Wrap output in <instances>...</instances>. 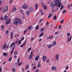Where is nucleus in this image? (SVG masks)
<instances>
[{"mask_svg":"<svg viewBox=\"0 0 72 72\" xmlns=\"http://www.w3.org/2000/svg\"><path fill=\"white\" fill-rule=\"evenodd\" d=\"M15 21L13 22V24L14 25H18V21Z\"/></svg>","mask_w":72,"mask_h":72,"instance_id":"obj_6","label":"nucleus"},{"mask_svg":"<svg viewBox=\"0 0 72 72\" xmlns=\"http://www.w3.org/2000/svg\"><path fill=\"white\" fill-rule=\"evenodd\" d=\"M66 35H67L68 36H70V33H68Z\"/></svg>","mask_w":72,"mask_h":72,"instance_id":"obj_41","label":"nucleus"},{"mask_svg":"<svg viewBox=\"0 0 72 72\" xmlns=\"http://www.w3.org/2000/svg\"><path fill=\"white\" fill-rule=\"evenodd\" d=\"M68 9H70V4H69L68 6Z\"/></svg>","mask_w":72,"mask_h":72,"instance_id":"obj_43","label":"nucleus"},{"mask_svg":"<svg viewBox=\"0 0 72 72\" xmlns=\"http://www.w3.org/2000/svg\"><path fill=\"white\" fill-rule=\"evenodd\" d=\"M12 2H13V0H10V3L12 4Z\"/></svg>","mask_w":72,"mask_h":72,"instance_id":"obj_45","label":"nucleus"},{"mask_svg":"<svg viewBox=\"0 0 72 72\" xmlns=\"http://www.w3.org/2000/svg\"><path fill=\"white\" fill-rule=\"evenodd\" d=\"M12 45H13V46H14V45H15V42L13 43L12 42Z\"/></svg>","mask_w":72,"mask_h":72,"instance_id":"obj_56","label":"nucleus"},{"mask_svg":"<svg viewBox=\"0 0 72 72\" xmlns=\"http://www.w3.org/2000/svg\"><path fill=\"white\" fill-rule=\"evenodd\" d=\"M1 20H2V21H3V20H4V19H3V17L2 16L1 17Z\"/></svg>","mask_w":72,"mask_h":72,"instance_id":"obj_50","label":"nucleus"},{"mask_svg":"<svg viewBox=\"0 0 72 72\" xmlns=\"http://www.w3.org/2000/svg\"><path fill=\"white\" fill-rule=\"evenodd\" d=\"M63 22H64V20H62V21H60L61 23H63Z\"/></svg>","mask_w":72,"mask_h":72,"instance_id":"obj_55","label":"nucleus"},{"mask_svg":"<svg viewBox=\"0 0 72 72\" xmlns=\"http://www.w3.org/2000/svg\"><path fill=\"white\" fill-rule=\"evenodd\" d=\"M59 55H56L55 56V59L57 60H58V59H59Z\"/></svg>","mask_w":72,"mask_h":72,"instance_id":"obj_9","label":"nucleus"},{"mask_svg":"<svg viewBox=\"0 0 72 72\" xmlns=\"http://www.w3.org/2000/svg\"><path fill=\"white\" fill-rule=\"evenodd\" d=\"M62 12L64 14V13H66V10H64L62 11Z\"/></svg>","mask_w":72,"mask_h":72,"instance_id":"obj_32","label":"nucleus"},{"mask_svg":"<svg viewBox=\"0 0 72 72\" xmlns=\"http://www.w3.org/2000/svg\"><path fill=\"white\" fill-rule=\"evenodd\" d=\"M2 68H0V72H1V71H2Z\"/></svg>","mask_w":72,"mask_h":72,"instance_id":"obj_49","label":"nucleus"},{"mask_svg":"<svg viewBox=\"0 0 72 72\" xmlns=\"http://www.w3.org/2000/svg\"><path fill=\"white\" fill-rule=\"evenodd\" d=\"M21 43H22V42L21 41V40H19V41L18 44H21Z\"/></svg>","mask_w":72,"mask_h":72,"instance_id":"obj_38","label":"nucleus"},{"mask_svg":"<svg viewBox=\"0 0 72 72\" xmlns=\"http://www.w3.org/2000/svg\"><path fill=\"white\" fill-rule=\"evenodd\" d=\"M46 62L47 63H49V59H48L47 60Z\"/></svg>","mask_w":72,"mask_h":72,"instance_id":"obj_54","label":"nucleus"},{"mask_svg":"<svg viewBox=\"0 0 72 72\" xmlns=\"http://www.w3.org/2000/svg\"><path fill=\"white\" fill-rule=\"evenodd\" d=\"M41 3L42 5V7L44 8V10H46V9H47V6H45L44 4L42 3V1H41Z\"/></svg>","mask_w":72,"mask_h":72,"instance_id":"obj_2","label":"nucleus"},{"mask_svg":"<svg viewBox=\"0 0 72 72\" xmlns=\"http://www.w3.org/2000/svg\"><path fill=\"white\" fill-rule=\"evenodd\" d=\"M38 6H39V5L38 4H35V7H36V10L37 9V8H38Z\"/></svg>","mask_w":72,"mask_h":72,"instance_id":"obj_29","label":"nucleus"},{"mask_svg":"<svg viewBox=\"0 0 72 72\" xmlns=\"http://www.w3.org/2000/svg\"><path fill=\"white\" fill-rule=\"evenodd\" d=\"M12 44H11L10 46V48H11L12 47V46H13Z\"/></svg>","mask_w":72,"mask_h":72,"instance_id":"obj_52","label":"nucleus"},{"mask_svg":"<svg viewBox=\"0 0 72 72\" xmlns=\"http://www.w3.org/2000/svg\"><path fill=\"white\" fill-rule=\"evenodd\" d=\"M28 68V66H26V68L25 69H27Z\"/></svg>","mask_w":72,"mask_h":72,"instance_id":"obj_60","label":"nucleus"},{"mask_svg":"<svg viewBox=\"0 0 72 72\" xmlns=\"http://www.w3.org/2000/svg\"><path fill=\"white\" fill-rule=\"evenodd\" d=\"M10 39H11L13 38V32H10Z\"/></svg>","mask_w":72,"mask_h":72,"instance_id":"obj_13","label":"nucleus"},{"mask_svg":"<svg viewBox=\"0 0 72 72\" xmlns=\"http://www.w3.org/2000/svg\"><path fill=\"white\" fill-rule=\"evenodd\" d=\"M32 28V26H29V27L28 28V30H30V29H31Z\"/></svg>","mask_w":72,"mask_h":72,"instance_id":"obj_39","label":"nucleus"},{"mask_svg":"<svg viewBox=\"0 0 72 72\" xmlns=\"http://www.w3.org/2000/svg\"><path fill=\"white\" fill-rule=\"evenodd\" d=\"M14 55H17L18 54V53L17 51H16L14 52Z\"/></svg>","mask_w":72,"mask_h":72,"instance_id":"obj_26","label":"nucleus"},{"mask_svg":"<svg viewBox=\"0 0 72 72\" xmlns=\"http://www.w3.org/2000/svg\"><path fill=\"white\" fill-rule=\"evenodd\" d=\"M39 26H38V25H37L36 26L35 29L36 30H38V29H39Z\"/></svg>","mask_w":72,"mask_h":72,"instance_id":"obj_34","label":"nucleus"},{"mask_svg":"<svg viewBox=\"0 0 72 72\" xmlns=\"http://www.w3.org/2000/svg\"><path fill=\"white\" fill-rule=\"evenodd\" d=\"M3 56L5 57V56H6V55H8V53L4 52L3 53Z\"/></svg>","mask_w":72,"mask_h":72,"instance_id":"obj_18","label":"nucleus"},{"mask_svg":"<svg viewBox=\"0 0 72 72\" xmlns=\"http://www.w3.org/2000/svg\"><path fill=\"white\" fill-rule=\"evenodd\" d=\"M63 5H62L61 6L60 8V10H62V9H63Z\"/></svg>","mask_w":72,"mask_h":72,"instance_id":"obj_33","label":"nucleus"},{"mask_svg":"<svg viewBox=\"0 0 72 72\" xmlns=\"http://www.w3.org/2000/svg\"><path fill=\"white\" fill-rule=\"evenodd\" d=\"M6 47V45L5 44L3 46L2 48L3 49H5Z\"/></svg>","mask_w":72,"mask_h":72,"instance_id":"obj_16","label":"nucleus"},{"mask_svg":"<svg viewBox=\"0 0 72 72\" xmlns=\"http://www.w3.org/2000/svg\"><path fill=\"white\" fill-rule=\"evenodd\" d=\"M17 10V9H16V8H15V7H14V8L13 10H12V12H14L15 11Z\"/></svg>","mask_w":72,"mask_h":72,"instance_id":"obj_22","label":"nucleus"},{"mask_svg":"<svg viewBox=\"0 0 72 72\" xmlns=\"http://www.w3.org/2000/svg\"><path fill=\"white\" fill-rule=\"evenodd\" d=\"M46 40H48V39H50L49 37V36L47 37H46Z\"/></svg>","mask_w":72,"mask_h":72,"instance_id":"obj_44","label":"nucleus"},{"mask_svg":"<svg viewBox=\"0 0 72 72\" xmlns=\"http://www.w3.org/2000/svg\"><path fill=\"white\" fill-rule=\"evenodd\" d=\"M12 58L10 57L9 58L8 60L9 61H11L12 60Z\"/></svg>","mask_w":72,"mask_h":72,"instance_id":"obj_36","label":"nucleus"},{"mask_svg":"<svg viewBox=\"0 0 72 72\" xmlns=\"http://www.w3.org/2000/svg\"><path fill=\"white\" fill-rule=\"evenodd\" d=\"M37 67H38V68H40V67H41V64H39L37 65Z\"/></svg>","mask_w":72,"mask_h":72,"instance_id":"obj_31","label":"nucleus"},{"mask_svg":"<svg viewBox=\"0 0 72 72\" xmlns=\"http://www.w3.org/2000/svg\"><path fill=\"white\" fill-rule=\"evenodd\" d=\"M30 11H29L27 12L26 13V15H30Z\"/></svg>","mask_w":72,"mask_h":72,"instance_id":"obj_24","label":"nucleus"},{"mask_svg":"<svg viewBox=\"0 0 72 72\" xmlns=\"http://www.w3.org/2000/svg\"><path fill=\"white\" fill-rule=\"evenodd\" d=\"M27 30H25L24 32V34H25V33H26V32H27Z\"/></svg>","mask_w":72,"mask_h":72,"instance_id":"obj_46","label":"nucleus"},{"mask_svg":"<svg viewBox=\"0 0 72 72\" xmlns=\"http://www.w3.org/2000/svg\"><path fill=\"white\" fill-rule=\"evenodd\" d=\"M59 33V32H57L55 33V35H57V34H58Z\"/></svg>","mask_w":72,"mask_h":72,"instance_id":"obj_42","label":"nucleus"},{"mask_svg":"<svg viewBox=\"0 0 72 72\" xmlns=\"http://www.w3.org/2000/svg\"><path fill=\"white\" fill-rule=\"evenodd\" d=\"M44 28H42L40 30V31H41V32H42V31H44Z\"/></svg>","mask_w":72,"mask_h":72,"instance_id":"obj_35","label":"nucleus"},{"mask_svg":"<svg viewBox=\"0 0 72 72\" xmlns=\"http://www.w3.org/2000/svg\"><path fill=\"white\" fill-rule=\"evenodd\" d=\"M47 59V57L46 56H44L42 57L43 62H45Z\"/></svg>","mask_w":72,"mask_h":72,"instance_id":"obj_4","label":"nucleus"},{"mask_svg":"<svg viewBox=\"0 0 72 72\" xmlns=\"http://www.w3.org/2000/svg\"><path fill=\"white\" fill-rule=\"evenodd\" d=\"M44 33H42L40 34L39 37H41L42 36H44Z\"/></svg>","mask_w":72,"mask_h":72,"instance_id":"obj_14","label":"nucleus"},{"mask_svg":"<svg viewBox=\"0 0 72 72\" xmlns=\"http://www.w3.org/2000/svg\"><path fill=\"white\" fill-rule=\"evenodd\" d=\"M6 33L7 34H8V33H9V31H6Z\"/></svg>","mask_w":72,"mask_h":72,"instance_id":"obj_58","label":"nucleus"},{"mask_svg":"<svg viewBox=\"0 0 72 72\" xmlns=\"http://www.w3.org/2000/svg\"><path fill=\"white\" fill-rule=\"evenodd\" d=\"M22 64H23V63L18 62V64L19 66H21Z\"/></svg>","mask_w":72,"mask_h":72,"instance_id":"obj_25","label":"nucleus"},{"mask_svg":"<svg viewBox=\"0 0 72 72\" xmlns=\"http://www.w3.org/2000/svg\"><path fill=\"white\" fill-rule=\"evenodd\" d=\"M50 39H52L53 38V35H50L49 37Z\"/></svg>","mask_w":72,"mask_h":72,"instance_id":"obj_23","label":"nucleus"},{"mask_svg":"<svg viewBox=\"0 0 72 72\" xmlns=\"http://www.w3.org/2000/svg\"><path fill=\"white\" fill-rule=\"evenodd\" d=\"M36 68V66H34L33 68V69H35Z\"/></svg>","mask_w":72,"mask_h":72,"instance_id":"obj_63","label":"nucleus"},{"mask_svg":"<svg viewBox=\"0 0 72 72\" xmlns=\"http://www.w3.org/2000/svg\"><path fill=\"white\" fill-rule=\"evenodd\" d=\"M8 6H6V7H4V8L3 9V13H5L8 10Z\"/></svg>","mask_w":72,"mask_h":72,"instance_id":"obj_3","label":"nucleus"},{"mask_svg":"<svg viewBox=\"0 0 72 72\" xmlns=\"http://www.w3.org/2000/svg\"><path fill=\"white\" fill-rule=\"evenodd\" d=\"M13 21H19V18H16L12 20Z\"/></svg>","mask_w":72,"mask_h":72,"instance_id":"obj_15","label":"nucleus"},{"mask_svg":"<svg viewBox=\"0 0 72 72\" xmlns=\"http://www.w3.org/2000/svg\"><path fill=\"white\" fill-rule=\"evenodd\" d=\"M29 9L30 12H32L33 10V8L31 7H29Z\"/></svg>","mask_w":72,"mask_h":72,"instance_id":"obj_17","label":"nucleus"},{"mask_svg":"<svg viewBox=\"0 0 72 72\" xmlns=\"http://www.w3.org/2000/svg\"><path fill=\"white\" fill-rule=\"evenodd\" d=\"M72 39V36H71L70 38H69V37H68L67 38V41H68V43L69 42L71 41V39Z\"/></svg>","mask_w":72,"mask_h":72,"instance_id":"obj_8","label":"nucleus"},{"mask_svg":"<svg viewBox=\"0 0 72 72\" xmlns=\"http://www.w3.org/2000/svg\"><path fill=\"white\" fill-rule=\"evenodd\" d=\"M4 19L5 21H7L8 19V17L5 15L4 16Z\"/></svg>","mask_w":72,"mask_h":72,"instance_id":"obj_12","label":"nucleus"},{"mask_svg":"<svg viewBox=\"0 0 72 72\" xmlns=\"http://www.w3.org/2000/svg\"><path fill=\"white\" fill-rule=\"evenodd\" d=\"M31 55H32V54H33V52L32 51L31 52Z\"/></svg>","mask_w":72,"mask_h":72,"instance_id":"obj_59","label":"nucleus"},{"mask_svg":"<svg viewBox=\"0 0 72 72\" xmlns=\"http://www.w3.org/2000/svg\"><path fill=\"white\" fill-rule=\"evenodd\" d=\"M61 28V25H60L58 27V29H60Z\"/></svg>","mask_w":72,"mask_h":72,"instance_id":"obj_51","label":"nucleus"},{"mask_svg":"<svg viewBox=\"0 0 72 72\" xmlns=\"http://www.w3.org/2000/svg\"><path fill=\"white\" fill-rule=\"evenodd\" d=\"M51 14L50 13L48 17V18H50V17H51Z\"/></svg>","mask_w":72,"mask_h":72,"instance_id":"obj_30","label":"nucleus"},{"mask_svg":"<svg viewBox=\"0 0 72 72\" xmlns=\"http://www.w3.org/2000/svg\"><path fill=\"white\" fill-rule=\"evenodd\" d=\"M31 48L30 47L28 50V51L29 52L31 50Z\"/></svg>","mask_w":72,"mask_h":72,"instance_id":"obj_53","label":"nucleus"},{"mask_svg":"<svg viewBox=\"0 0 72 72\" xmlns=\"http://www.w3.org/2000/svg\"><path fill=\"white\" fill-rule=\"evenodd\" d=\"M13 53V51H11V52H10V53L11 54H12V53Z\"/></svg>","mask_w":72,"mask_h":72,"instance_id":"obj_64","label":"nucleus"},{"mask_svg":"<svg viewBox=\"0 0 72 72\" xmlns=\"http://www.w3.org/2000/svg\"><path fill=\"white\" fill-rule=\"evenodd\" d=\"M53 47V46L52 45V44L51 45H49L47 46V47H48V48H51V47Z\"/></svg>","mask_w":72,"mask_h":72,"instance_id":"obj_19","label":"nucleus"},{"mask_svg":"<svg viewBox=\"0 0 72 72\" xmlns=\"http://www.w3.org/2000/svg\"><path fill=\"white\" fill-rule=\"evenodd\" d=\"M41 40H42V39L41 38L39 40V42H40L41 41Z\"/></svg>","mask_w":72,"mask_h":72,"instance_id":"obj_48","label":"nucleus"},{"mask_svg":"<svg viewBox=\"0 0 72 72\" xmlns=\"http://www.w3.org/2000/svg\"><path fill=\"white\" fill-rule=\"evenodd\" d=\"M57 16H56V15H55V16H54V17H53V19H54V20H56V19H57Z\"/></svg>","mask_w":72,"mask_h":72,"instance_id":"obj_28","label":"nucleus"},{"mask_svg":"<svg viewBox=\"0 0 72 72\" xmlns=\"http://www.w3.org/2000/svg\"><path fill=\"white\" fill-rule=\"evenodd\" d=\"M62 5V3L61 1L59 2V0H55L53 1L51 3V6H53L52 9L53 11L52 12L53 13H54V12H55L58 10V8H57V9H56L55 10H54V7L55 6H58L59 8H60Z\"/></svg>","mask_w":72,"mask_h":72,"instance_id":"obj_1","label":"nucleus"},{"mask_svg":"<svg viewBox=\"0 0 72 72\" xmlns=\"http://www.w3.org/2000/svg\"><path fill=\"white\" fill-rule=\"evenodd\" d=\"M39 57H40V56H37L35 57V60L36 61H38V60L39 59Z\"/></svg>","mask_w":72,"mask_h":72,"instance_id":"obj_10","label":"nucleus"},{"mask_svg":"<svg viewBox=\"0 0 72 72\" xmlns=\"http://www.w3.org/2000/svg\"><path fill=\"white\" fill-rule=\"evenodd\" d=\"M51 69L53 71H56L57 70V68L55 67V66H52L51 68Z\"/></svg>","mask_w":72,"mask_h":72,"instance_id":"obj_11","label":"nucleus"},{"mask_svg":"<svg viewBox=\"0 0 72 72\" xmlns=\"http://www.w3.org/2000/svg\"><path fill=\"white\" fill-rule=\"evenodd\" d=\"M23 46V45L22 44V45H20V47H21V48H22Z\"/></svg>","mask_w":72,"mask_h":72,"instance_id":"obj_61","label":"nucleus"},{"mask_svg":"<svg viewBox=\"0 0 72 72\" xmlns=\"http://www.w3.org/2000/svg\"><path fill=\"white\" fill-rule=\"evenodd\" d=\"M31 58H32V55H30L29 56V59H31Z\"/></svg>","mask_w":72,"mask_h":72,"instance_id":"obj_40","label":"nucleus"},{"mask_svg":"<svg viewBox=\"0 0 72 72\" xmlns=\"http://www.w3.org/2000/svg\"><path fill=\"white\" fill-rule=\"evenodd\" d=\"M20 13H22V12H23V10H20Z\"/></svg>","mask_w":72,"mask_h":72,"instance_id":"obj_62","label":"nucleus"},{"mask_svg":"<svg viewBox=\"0 0 72 72\" xmlns=\"http://www.w3.org/2000/svg\"><path fill=\"white\" fill-rule=\"evenodd\" d=\"M18 22V23H19V24H20V25H21V24H22V21L21 20V19L19 20Z\"/></svg>","mask_w":72,"mask_h":72,"instance_id":"obj_20","label":"nucleus"},{"mask_svg":"<svg viewBox=\"0 0 72 72\" xmlns=\"http://www.w3.org/2000/svg\"><path fill=\"white\" fill-rule=\"evenodd\" d=\"M56 45V42L55 41L53 44H52V45L53 46H54V45Z\"/></svg>","mask_w":72,"mask_h":72,"instance_id":"obj_21","label":"nucleus"},{"mask_svg":"<svg viewBox=\"0 0 72 72\" xmlns=\"http://www.w3.org/2000/svg\"><path fill=\"white\" fill-rule=\"evenodd\" d=\"M1 30H3V28H4V26L3 25H2L1 26Z\"/></svg>","mask_w":72,"mask_h":72,"instance_id":"obj_37","label":"nucleus"},{"mask_svg":"<svg viewBox=\"0 0 72 72\" xmlns=\"http://www.w3.org/2000/svg\"><path fill=\"white\" fill-rule=\"evenodd\" d=\"M24 37H22L21 39V41H23V40H24Z\"/></svg>","mask_w":72,"mask_h":72,"instance_id":"obj_47","label":"nucleus"},{"mask_svg":"<svg viewBox=\"0 0 72 72\" xmlns=\"http://www.w3.org/2000/svg\"><path fill=\"white\" fill-rule=\"evenodd\" d=\"M19 57L18 58V59L17 60V63H19Z\"/></svg>","mask_w":72,"mask_h":72,"instance_id":"obj_57","label":"nucleus"},{"mask_svg":"<svg viewBox=\"0 0 72 72\" xmlns=\"http://www.w3.org/2000/svg\"><path fill=\"white\" fill-rule=\"evenodd\" d=\"M12 70L13 72H15V69L14 68H13Z\"/></svg>","mask_w":72,"mask_h":72,"instance_id":"obj_27","label":"nucleus"},{"mask_svg":"<svg viewBox=\"0 0 72 72\" xmlns=\"http://www.w3.org/2000/svg\"><path fill=\"white\" fill-rule=\"evenodd\" d=\"M22 8L24 9H26L27 8V5L25 4H24L22 5Z\"/></svg>","mask_w":72,"mask_h":72,"instance_id":"obj_5","label":"nucleus"},{"mask_svg":"<svg viewBox=\"0 0 72 72\" xmlns=\"http://www.w3.org/2000/svg\"><path fill=\"white\" fill-rule=\"evenodd\" d=\"M10 21H11V20H10V19H9L7 21H6V24H9L10 23Z\"/></svg>","mask_w":72,"mask_h":72,"instance_id":"obj_7","label":"nucleus"}]
</instances>
